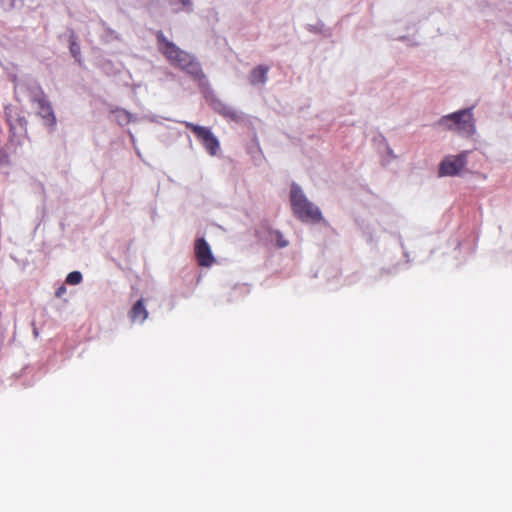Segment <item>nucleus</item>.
Returning <instances> with one entry per match:
<instances>
[{
    "mask_svg": "<svg viewBox=\"0 0 512 512\" xmlns=\"http://www.w3.org/2000/svg\"><path fill=\"white\" fill-rule=\"evenodd\" d=\"M148 314L143 299H139L130 310L129 317L132 322L143 323L148 318Z\"/></svg>",
    "mask_w": 512,
    "mask_h": 512,
    "instance_id": "nucleus-10",
    "label": "nucleus"
},
{
    "mask_svg": "<svg viewBox=\"0 0 512 512\" xmlns=\"http://www.w3.org/2000/svg\"><path fill=\"white\" fill-rule=\"evenodd\" d=\"M211 106L216 113L222 115L223 117L229 118L234 121L239 120L238 113L229 105L224 103L222 100L213 99L211 102Z\"/></svg>",
    "mask_w": 512,
    "mask_h": 512,
    "instance_id": "nucleus-9",
    "label": "nucleus"
},
{
    "mask_svg": "<svg viewBox=\"0 0 512 512\" xmlns=\"http://www.w3.org/2000/svg\"><path fill=\"white\" fill-rule=\"evenodd\" d=\"M70 50L74 57H76V55L79 53V48L75 45V43L71 44Z\"/></svg>",
    "mask_w": 512,
    "mask_h": 512,
    "instance_id": "nucleus-16",
    "label": "nucleus"
},
{
    "mask_svg": "<svg viewBox=\"0 0 512 512\" xmlns=\"http://www.w3.org/2000/svg\"><path fill=\"white\" fill-rule=\"evenodd\" d=\"M290 201L294 215L302 222H319L322 219L320 209L310 202L299 186L292 184Z\"/></svg>",
    "mask_w": 512,
    "mask_h": 512,
    "instance_id": "nucleus-2",
    "label": "nucleus"
},
{
    "mask_svg": "<svg viewBox=\"0 0 512 512\" xmlns=\"http://www.w3.org/2000/svg\"><path fill=\"white\" fill-rule=\"evenodd\" d=\"M287 244H288L287 241H283V240L279 241V246L280 247H285Z\"/></svg>",
    "mask_w": 512,
    "mask_h": 512,
    "instance_id": "nucleus-17",
    "label": "nucleus"
},
{
    "mask_svg": "<svg viewBox=\"0 0 512 512\" xmlns=\"http://www.w3.org/2000/svg\"><path fill=\"white\" fill-rule=\"evenodd\" d=\"M29 99L37 106V115L42 119L45 126L54 129L57 119L51 102L40 85L29 88Z\"/></svg>",
    "mask_w": 512,
    "mask_h": 512,
    "instance_id": "nucleus-3",
    "label": "nucleus"
},
{
    "mask_svg": "<svg viewBox=\"0 0 512 512\" xmlns=\"http://www.w3.org/2000/svg\"><path fill=\"white\" fill-rule=\"evenodd\" d=\"M82 281V274L79 271L70 272L66 277V283L69 285H78Z\"/></svg>",
    "mask_w": 512,
    "mask_h": 512,
    "instance_id": "nucleus-12",
    "label": "nucleus"
},
{
    "mask_svg": "<svg viewBox=\"0 0 512 512\" xmlns=\"http://www.w3.org/2000/svg\"><path fill=\"white\" fill-rule=\"evenodd\" d=\"M269 68L263 65L255 67L249 76V81L252 85L264 84L267 80V73Z\"/></svg>",
    "mask_w": 512,
    "mask_h": 512,
    "instance_id": "nucleus-11",
    "label": "nucleus"
},
{
    "mask_svg": "<svg viewBox=\"0 0 512 512\" xmlns=\"http://www.w3.org/2000/svg\"><path fill=\"white\" fill-rule=\"evenodd\" d=\"M195 257L202 267H210L214 264L215 258L211 248L204 238H197L194 246Z\"/></svg>",
    "mask_w": 512,
    "mask_h": 512,
    "instance_id": "nucleus-7",
    "label": "nucleus"
},
{
    "mask_svg": "<svg viewBox=\"0 0 512 512\" xmlns=\"http://www.w3.org/2000/svg\"><path fill=\"white\" fill-rule=\"evenodd\" d=\"M440 125L467 135L472 134L474 132V119L471 109L460 110L442 117Z\"/></svg>",
    "mask_w": 512,
    "mask_h": 512,
    "instance_id": "nucleus-4",
    "label": "nucleus"
},
{
    "mask_svg": "<svg viewBox=\"0 0 512 512\" xmlns=\"http://www.w3.org/2000/svg\"><path fill=\"white\" fill-rule=\"evenodd\" d=\"M185 127L194 133L210 155L217 154L220 144L209 128L191 122H185Z\"/></svg>",
    "mask_w": 512,
    "mask_h": 512,
    "instance_id": "nucleus-5",
    "label": "nucleus"
},
{
    "mask_svg": "<svg viewBox=\"0 0 512 512\" xmlns=\"http://www.w3.org/2000/svg\"><path fill=\"white\" fill-rule=\"evenodd\" d=\"M171 5H178L180 4L183 8H186L188 10L191 9L192 3L190 0H169Z\"/></svg>",
    "mask_w": 512,
    "mask_h": 512,
    "instance_id": "nucleus-14",
    "label": "nucleus"
},
{
    "mask_svg": "<svg viewBox=\"0 0 512 512\" xmlns=\"http://www.w3.org/2000/svg\"><path fill=\"white\" fill-rule=\"evenodd\" d=\"M115 112L117 114V120L120 124H128L131 122L132 116L126 110L118 109Z\"/></svg>",
    "mask_w": 512,
    "mask_h": 512,
    "instance_id": "nucleus-13",
    "label": "nucleus"
},
{
    "mask_svg": "<svg viewBox=\"0 0 512 512\" xmlns=\"http://www.w3.org/2000/svg\"><path fill=\"white\" fill-rule=\"evenodd\" d=\"M156 37L159 51L165 56L171 65L184 70L186 73L194 77H200L203 75L201 66L194 56L169 41L163 32L159 31Z\"/></svg>",
    "mask_w": 512,
    "mask_h": 512,
    "instance_id": "nucleus-1",
    "label": "nucleus"
},
{
    "mask_svg": "<svg viewBox=\"0 0 512 512\" xmlns=\"http://www.w3.org/2000/svg\"><path fill=\"white\" fill-rule=\"evenodd\" d=\"M65 292H66V288H65V286H60V287L56 290L55 295H56L57 297H61Z\"/></svg>",
    "mask_w": 512,
    "mask_h": 512,
    "instance_id": "nucleus-15",
    "label": "nucleus"
},
{
    "mask_svg": "<svg viewBox=\"0 0 512 512\" xmlns=\"http://www.w3.org/2000/svg\"><path fill=\"white\" fill-rule=\"evenodd\" d=\"M5 117L6 122L9 125L10 133L12 136L16 134L18 128L26 132L27 130V120L24 116H20L14 107L7 106L5 107Z\"/></svg>",
    "mask_w": 512,
    "mask_h": 512,
    "instance_id": "nucleus-8",
    "label": "nucleus"
},
{
    "mask_svg": "<svg viewBox=\"0 0 512 512\" xmlns=\"http://www.w3.org/2000/svg\"><path fill=\"white\" fill-rule=\"evenodd\" d=\"M469 151H462L458 155H449L445 157L440 165L438 174L440 177L456 176L467 164Z\"/></svg>",
    "mask_w": 512,
    "mask_h": 512,
    "instance_id": "nucleus-6",
    "label": "nucleus"
}]
</instances>
